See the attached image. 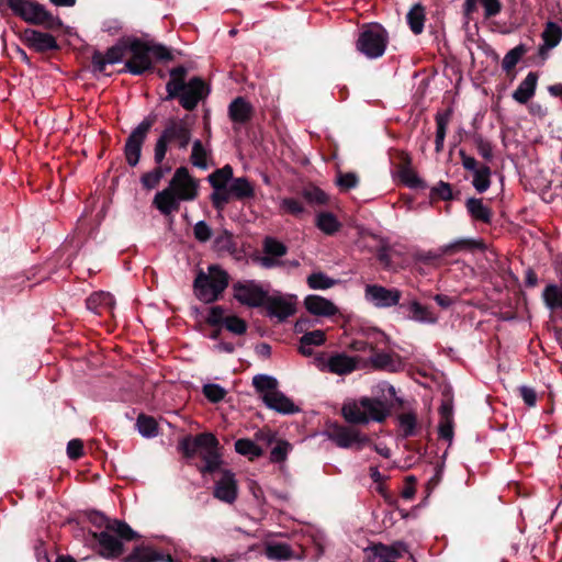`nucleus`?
<instances>
[{
	"label": "nucleus",
	"mask_w": 562,
	"mask_h": 562,
	"mask_svg": "<svg viewBox=\"0 0 562 562\" xmlns=\"http://www.w3.org/2000/svg\"><path fill=\"white\" fill-rule=\"evenodd\" d=\"M222 447L218 439L212 432L204 431L195 436H184L178 445V450L182 453L183 458L190 460L198 454L204 462L198 470L202 475L213 474L222 465Z\"/></svg>",
	"instance_id": "obj_1"
},
{
	"label": "nucleus",
	"mask_w": 562,
	"mask_h": 562,
	"mask_svg": "<svg viewBox=\"0 0 562 562\" xmlns=\"http://www.w3.org/2000/svg\"><path fill=\"white\" fill-rule=\"evenodd\" d=\"M127 50L131 53V58L125 61L122 71L134 76H142L147 71H153V57L158 61L173 60V55L167 46L159 43L145 42L140 38L131 40L127 43Z\"/></svg>",
	"instance_id": "obj_2"
},
{
	"label": "nucleus",
	"mask_w": 562,
	"mask_h": 562,
	"mask_svg": "<svg viewBox=\"0 0 562 562\" xmlns=\"http://www.w3.org/2000/svg\"><path fill=\"white\" fill-rule=\"evenodd\" d=\"M390 415V407L378 397L362 396L346 401L341 416L349 425H367L370 420L383 423Z\"/></svg>",
	"instance_id": "obj_3"
},
{
	"label": "nucleus",
	"mask_w": 562,
	"mask_h": 562,
	"mask_svg": "<svg viewBox=\"0 0 562 562\" xmlns=\"http://www.w3.org/2000/svg\"><path fill=\"white\" fill-rule=\"evenodd\" d=\"M92 537L98 541V553L104 559H116L121 557L125 547L124 541H132L139 538V535L134 531L128 524L123 520L114 519L106 530L93 532Z\"/></svg>",
	"instance_id": "obj_4"
},
{
	"label": "nucleus",
	"mask_w": 562,
	"mask_h": 562,
	"mask_svg": "<svg viewBox=\"0 0 562 562\" xmlns=\"http://www.w3.org/2000/svg\"><path fill=\"white\" fill-rule=\"evenodd\" d=\"M229 280L228 272L220 265H210L207 272L199 269L193 281L194 295L205 304L214 303L220 300L223 292L229 285Z\"/></svg>",
	"instance_id": "obj_5"
},
{
	"label": "nucleus",
	"mask_w": 562,
	"mask_h": 562,
	"mask_svg": "<svg viewBox=\"0 0 562 562\" xmlns=\"http://www.w3.org/2000/svg\"><path fill=\"white\" fill-rule=\"evenodd\" d=\"M9 10L31 25L43 26L49 31H58L64 26L60 18L53 15L35 0H9Z\"/></svg>",
	"instance_id": "obj_6"
},
{
	"label": "nucleus",
	"mask_w": 562,
	"mask_h": 562,
	"mask_svg": "<svg viewBox=\"0 0 562 562\" xmlns=\"http://www.w3.org/2000/svg\"><path fill=\"white\" fill-rule=\"evenodd\" d=\"M387 43V31L379 23H370L359 32L356 48L366 57L375 59L384 54Z\"/></svg>",
	"instance_id": "obj_7"
},
{
	"label": "nucleus",
	"mask_w": 562,
	"mask_h": 562,
	"mask_svg": "<svg viewBox=\"0 0 562 562\" xmlns=\"http://www.w3.org/2000/svg\"><path fill=\"white\" fill-rule=\"evenodd\" d=\"M353 426L330 422L326 425L324 434L339 448L361 450L364 446L371 443V439Z\"/></svg>",
	"instance_id": "obj_8"
},
{
	"label": "nucleus",
	"mask_w": 562,
	"mask_h": 562,
	"mask_svg": "<svg viewBox=\"0 0 562 562\" xmlns=\"http://www.w3.org/2000/svg\"><path fill=\"white\" fill-rule=\"evenodd\" d=\"M156 121V114L147 115L126 138L124 156L128 166L135 167L139 162L143 145Z\"/></svg>",
	"instance_id": "obj_9"
},
{
	"label": "nucleus",
	"mask_w": 562,
	"mask_h": 562,
	"mask_svg": "<svg viewBox=\"0 0 562 562\" xmlns=\"http://www.w3.org/2000/svg\"><path fill=\"white\" fill-rule=\"evenodd\" d=\"M232 290L233 297L250 308L262 307L269 294L268 289L254 279L238 280L233 283Z\"/></svg>",
	"instance_id": "obj_10"
},
{
	"label": "nucleus",
	"mask_w": 562,
	"mask_h": 562,
	"mask_svg": "<svg viewBox=\"0 0 562 562\" xmlns=\"http://www.w3.org/2000/svg\"><path fill=\"white\" fill-rule=\"evenodd\" d=\"M195 117L186 114L183 117H170L166 121L161 136L169 142V144H177L179 149H187L192 138V126Z\"/></svg>",
	"instance_id": "obj_11"
},
{
	"label": "nucleus",
	"mask_w": 562,
	"mask_h": 562,
	"mask_svg": "<svg viewBox=\"0 0 562 562\" xmlns=\"http://www.w3.org/2000/svg\"><path fill=\"white\" fill-rule=\"evenodd\" d=\"M486 245L483 240L472 238H460L448 245H443L438 250L422 251L416 255V259L424 265H435L443 256H452L463 250H484Z\"/></svg>",
	"instance_id": "obj_12"
},
{
	"label": "nucleus",
	"mask_w": 562,
	"mask_h": 562,
	"mask_svg": "<svg viewBox=\"0 0 562 562\" xmlns=\"http://www.w3.org/2000/svg\"><path fill=\"white\" fill-rule=\"evenodd\" d=\"M362 361L360 357H351L344 352H336L330 356L321 353L315 358L317 368L322 371H328L337 375H346L359 368L358 363Z\"/></svg>",
	"instance_id": "obj_13"
},
{
	"label": "nucleus",
	"mask_w": 562,
	"mask_h": 562,
	"mask_svg": "<svg viewBox=\"0 0 562 562\" xmlns=\"http://www.w3.org/2000/svg\"><path fill=\"white\" fill-rule=\"evenodd\" d=\"M168 188L181 201H194L199 196L200 181L190 175L187 167L181 166L176 169Z\"/></svg>",
	"instance_id": "obj_14"
},
{
	"label": "nucleus",
	"mask_w": 562,
	"mask_h": 562,
	"mask_svg": "<svg viewBox=\"0 0 562 562\" xmlns=\"http://www.w3.org/2000/svg\"><path fill=\"white\" fill-rule=\"evenodd\" d=\"M210 93V88L201 77H192L176 99L187 111H193Z\"/></svg>",
	"instance_id": "obj_15"
},
{
	"label": "nucleus",
	"mask_w": 562,
	"mask_h": 562,
	"mask_svg": "<svg viewBox=\"0 0 562 562\" xmlns=\"http://www.w3.org/2000/svg\"><path fill=\"white\" fill-rule=\"evenodd\" d=\"M21 41L34 52L46 54L60 49V46L54 35L35 29H25L21 35Z\"/></svg>",
	"instance_id": "obj_16"
},
{
	"label": "nucleus",
	"mask_w": 562,
	"mask_h": 562,
	"mask_svg": "<svg viewBox=\"0 0 562 562\" xmlns=\"http://www.w3.org/2000/svg\"><path fill=\"white\" fill-rule=\"evenodd\" d=\"M366 297L379 308L398 306L402 292L398 289H387L379 284H370L366 288Z\"/></svg>",
	"instance_id": "obj_17"
},
{
	"label": "nucleus",
	"mask_w": 562,
	"mask_h": 562,
	"mask_svg": "<svg viewBox=\"0 0 562 562\" xmlns=\"http://www.w3.org/2000/svg\"><path fill=\"white\" fill-rule=\"evenodd\" d=\"M362 367H371L374 370L395 373L404 369V362L398 355L378 351L375 348L369 359L363 360Z\"/></svg>",
	"instance_id": "obj_18"
},
{
	"label": "nucleus",
	"mask_w": 562,
	"mask_h": 562,
	"mask_svg": "<svg viewBox=\"0 0 562 562\" xmlns=\"http://www.w3.org/2000/svg\"><path fill=\"white\" fill-rule=\"evenodd\" d=\"M262 307L266 308L269 317L277 318L279 322H284L296 311L294 303L290 302L280 292H276V294L272 295L268 294V299Z\"/></svg>",
	"instance_id": "obj_19"
},
{
	"label": "nucleus",
	"mask_w": 562,
	"mask_h": 562,
	"mask_svg": "<svg viewBox=\"0 0 562 562\" xmlns=\"http://www.w3.org/2000/svg\"><path fill=\"white\" fill-rule=\"evenodd\" d=\"M213 495L221 502L233 504L238 495V485L235 474L231 470H223L222 476L215 482Z\"/></svg>",
	"instance_id": "obj_20"
},
{
	"label": "nucleus",
	"mask_w": 562,
	"mask_h": 562,
	"mask_svg": "<svg viewBox=\"0 0 562 562\" xmlns=\"http://www.w3.org/2000/svg\"><path fill=\"white\" fill-rule=\"evenodd\" d=\"M262 401L268 408L276 411L279 414L292 415L300 412V407L279 390L263 394Z\"/></svg>",
	"instance_id": "obj_21"
},
{
	"label": "nucleus",
	"mask_w": 562,
	"mask_h": 562,
	"mask_svg": "<svg viewBox=\"0 0 562 562\" xmlns=\"http://www.w3.org/2000/svg\"><path fill=\"white\" fill-rule=\"evenodd\" d=\"M400 310L403 312L406 318L414 322L429 324L437 322V317L432 314V312L416 300L401 302Z\"/></svg>",
	"instance_id": "obj_22"
},
{
	"label": "nucleus",
	"mask_w": 562,
	"mask_h": 562,
	"mask_svg": "<svg viewBox=\"0 0 562 562\" xmlns=\"http://www.w3.org/2000/svg\"><path fill=\"white\" fill-rule=\"evenodd\" d=\"M254 115L252 105L244 98H235L228 105V116L234 124L245 125Z\"/></svg>",
	"instance_id": "obj_23"
},
{
	"label": "nucleus",
	"mask_w": 562,
	"mask_h": 562,
	"mask_svg": "<svg viewBox=\"0 0 562 562\" xmlns=\"http://www.w3.org/2000/svg\"><path fill=\"white\" fill-rule=\"evenodd\" d=\"M305 308L316 316H334L338 313L337 306L329 300L319 295H307L304 300Z\"/></svg>",
	"instance_id": "obj_24"
},
{
	"label": "nucleus",
	"mask_w": 562,
	"mask_h": 562,
	"mask_svg": "<svg viewBox=\"0 0 562 562\" xmlns=\"http://www.w3.org/2000/svg\"><path fill=\"white\" fill-rule=\"evenodd\" d=\"M181 200L168 187L156 193L153 205L164 215H170L180 210Z\"/></svg>",
	"instance_id": "obj_25"
},
{
	"label": "nucleus",
	"mask_w": 562,
	"mask_h": 562,
	"mask_svg": "<svg viewBox=\"0 0 562 562\" xmlns=\"http://www.w3.org/2000/svg\"><path fill=\"white\" fill-rule=\"evenodd\" d=\"M169 75L170 79L166 85L167 97L165 100L167 101L176 99L177 95H179V92H181L188 85L186 81L188 69L183 65H179L170 69Z\"/></svg>",
	"instance_id": "obj_26"
},
{
	"label": "nucleus",
	"mask_w": 562,
	"mask_h": 562,
	"mask_svg": "<svg viewBox=\"0 0 562 562\" xmlns=\"http://www.w3.org/2000/svg\"><path fill=\"white\" fill-rule=\"evenodd\" d=\"M366 337H367L366 340L364 339H353L349 344V349L352 351H357V352L369 351L370 353H372L379 344L386 342V340H387V337L384 335V333H382L381 330H378V329L369 330L366 334Z\"/></svg>",
	"instance_id": "obj_27"
},
{
	"label": "nucleus",
	"mask_w": 562,
	"mask_h": 562,
	"mask_svg": "<svg viewBox=\"0 0 562 562\" xmlns=\"http://www.w3.org/2000/svg\"><path fill=\"white\" fill-rule=\"evenodd\" d=\"M372 553H374V558H379V562H386L390 559H400L404 553L408 552V547L402 542L397 541L391 546L383 543H375L371 547Z\"/></svg>",
	"instance_id": "obj_28"
},
{
	"label": "nucleus",
	"mask_w": 562,
	"mask_h": 562,
	"mask_svg": "<svg viewBox=\"0 0 562 562\" xmlns=\"http://www.w3.org/2000/svg\"><path fill=\"white\" fill-rule=\"evenodd\" d=\"M538 78V72L530 71L513 92V99L520 104H526L535 95Z\"/></svg>",
	"instance_id": "obj_29"
},
{
	"label": "nucleus",
	"mask_w": 562,
	"mask_h": 562,
	"mask_svg": "<svg viewBox=\"0 0 562 562\" xmlns=\"http://www.w3.org/2000/svg\"><path fill=\"white\" fill-rule=\"evenodd\" d=\"M465 207L473 221L491 224L493 220V211L490 206L483 203L482 199L469 198L465 202Z\"/></svg>",
	"instance_id": "obj_30"
},
{
	"label": "nucleus",
	"mask_w": 562,
	"mask_h": 562,
	"mask_svg": "<svg viewBox=\"0 0 562 562\" xmlns=\"http://www.w3.org/2000/svg\"><path fill=\"white\" fill-rule=\"evenodd\" d=\"M115 304L114 297L109 292H94L86 300V306L89 311L101 315L103 311H111Z\"/></svg>",
	"instance_id": "obj_31"
},
{
	"label": "nucleus",
	"mask_w": 562,
	"mask_h": 562,
	"mask_svg": "<svg viewBox=\"0 0 562 562\" xmlns=\"http://www.w3.org/2000/svg\"><path fill=\"white\" fill-rule=\"evenodd\" d=\"M326 336L325 333L321 329H315L312 331L305 333L300 338V347L299 351L306 357L312 356L313 353V346H321L325 342Z\"/></svg>",
	"instance_id": "obj_32"
},
{
	"label": "nucleus",
	"mask_w": 562,
	"mask_h": 562,
	"mask_svg": "<svg viewBox=\"0 0 562 562\" xmlns=\"http://www.w3.org/2000/svg\"><path fill=\"white\" fill-rule=\"evenodd\" d=\"M426 21L425 7L420 3L414 4L406 14V22L409 30L415 34L419 35L424 31Z\"/></svg>",
	"instance_id": "obj_33"
},
{
	"label": "nucleus",
	"mask_w": 562,
	"mask_h": 562,
	"mask_svg": "<svg viewBox=\"0 0 562 562\" xmlns=\"http://www.w3.org/2000/svg\"><path fill=\"white\" fill-rule=\"evenodd\" d=\"M234 447L238 454L248 458L249 461H254L265 453L263 449L249 438L237 439Z\"/></svg>",
	"instance_id": "obj_34"
},
{
	"label": "nucleus",
	"mask_w": 562,
	"mask_h": 562,
	"mask_svg": "<svg viewBox=\"0 0 562 562\" xmlns=\"http://www.w3.org/2000/svg\"><path fill=\"white\" fill-rule=\"evenodd\" d=\"M229 189L232 196L240 201L255 196V188L245 177L233 179Z\"/></svg>",
	"instance_id": "obj_35"
},
{
	"label": "nucleus",
	"mask_w": 562,
	"mask_h": 562,
	"mask_svg": "<svg viewBox=\"0 0 562 562\" xmlns=\"http://www.w3.org/2000/svg\"><path fill=\"white\" fill-rule=\"evenodd\" d=\"M160 559L149 546H136L133 551L122 559V562H157Z\"/></svg>",
	"instance_id": "obj_36"
},
{
	"label": "nucleus",
	"mask_w": 562,
	"mask_h": 562,
	"mask_svg": "<svg viewBox=\"0 0 562 562\" xmlns=\"http://www.w3.org/2000/svg\"><path fill=\"white\" fill-rule=\"evenodd\" d=\"M233 168L231 165L216 169L207 176V181L213 189H225L228 188L229 181H233Z\"/></svg>",
	"instance_id": "obj_37"
},
{
	"label": "nucleus",
	"mask_w": 562,
	"mask_h": 562,
	"mask_svg": "<svg viewBox=\"0 0 562 562\" xmlns=\"http://www.w3.org/2000/svg\"><path fill=\"white\" fill-rule=\"evenodd\" d=\"M450 115H451L450 110H447L446 112H438L436 114L435 120H436L437 131H436V139H435V144H436L435 149L437 153H440L443 149V143H445L446 134H447V127H448V124L450 121Z\"/></svg>",
	"instance_id": "obj_38"
},
{
	"label": "nucleus",
	"mask_w": 562,
	"mask_h": 562,
	"mask_svg": "<svg viewBox=\"0 0 562 562\" xmlns=\"http://www.w3.org/2000/svg\"><path fill=\"white\" fill-rule=\"evenodd\" d=\"M541 37L546 43V48H554L562 40V27L555 22L548 21Z\"/></svg>",
	"instance_id": "obj_39"
},
{
	"label": "nucleus",
	"mask_w": 562,
	"mask_h": 562,
	"mask_svg": "<svg viewBox=\"0 0 562 562\" xmlns=\"http://www.w3.org/2000/svg\"><path fill=\"white\" fill-rule=\"evenodd\" d=\"M316 226L326 235H334L340 229L341 224L330 212H322L317 215Z\"/></svg>",
	"instance_id": "obj_40"
},
{
	"label": "nucleus",
	"mask_w": 562,
	"mask_h": 562,
	"mask_svg": "<svg viewBox=\"0 0 562 562\" xmlns=\"http://www.w3.org/2000/svg\"><path fill=\"white\" fill-rule=\"evenodd\" d=\"M542 299L548 308L554 311L562 307V286L549 284L544 288Z\"/></svg>",
	"instance_id": "obj_41"
},
{
	"label": "nucleus",
	"mask_w": 562,
	"mask_h": 562,
	"mask_svg": "<svg viewBox=\"0 0 562 562\" xmlns=\"http://www.w3.org/2000/svg\"><path fill=\"white\" fill-rule=\"evenodd\" d=\"M136 427L139 434L146 438H153L158 435V423L153 416L139 414L136 419Z\"/></svg>",
	"instance_id": "obj_42"
},
{
	"label": "nucleus",
	"mask_w": 562,
	"mask_h": 562,
	"mask_svg": "<svg viewBox=\"0 0 562 562\" xmlns=\"http://www.w3.org/2000/svg\"><path fill=\"white\" fill-rule=\"evenodd\" d=\"M527 52L528 48L525 44H519L507 52L502 61L503 70L506 74H509Z\"/></svg>",
	"instance_id": "obj_43"
},
{
	"label": "nucleus",
	"mask_w": 562,
	"mask_h": 562,
	"mask_svg": "<svg viewBox=\"0 0 562 562\" xmlns=\"http://www.w3.org/2000/svg\"><path fill=\"white\" fill-rule=\"evenodd\" d=\"M491 168L487 165H481L473 172L472 184L479 193L485 192L491 186Z\"/></svg>",
	"instance_id": "obj_44"
},
{
	"label": "nucleus",
	"mask_w": 562,
	"mask_h": 562,
	"mask_svg": "<svg viewBox=\"0 0 562 562\" xmlns=\"http://www.w3.org/2000/svg\"><path fill=\"white\" fill-rule=\"evenodd\" d=\"M252 386L260 394L276 392L278 390V381L276 378L267 374H257L252 378Z\"/></svg>",
	"instance_id": "obj_45"
},
{
	"label": "nucleus",
	"mask_w": 562,
	"mask_h": 562,
	"mask_svg": "<svg viewBox=\"0 0 562 562\" xmlns=\"http://www.w3.org/2000/svg\"><path fill=\"white\" fill-rule=\"evenodd\" d=\"M266 555L270 560H288L292 558L293 551L288 543H271L266 548Z\"/></svg>",
	"instance_id": "obj_46"
},
{
	"label": "nucleus",
	"mask_w": 562,
	"mask_h": 562,
	"mask_svg": "<svg viewBox=\"0 0 562 562\" xmlns=\"http://www.w3.org/2000/svg\"><path fill=\"white\" fill-rule=\"evenodd\" d=\"M301 195L310 204L325 205L328 202L327 194L315 186L304 188Z\"/></svg>",
	"instance_id": "obj_47"
},
{
	"label": "nucleus",
	"mask_w": 562,
	"mask_h": 562,
	"mask_svg": "<svg viewBox=\"0 0 562 562\" xmlns=\"http://www.w3.org/2000/svg\"><path fill=\"white\" fill-rule=\"evenodd\" d=\"M398 422L401 429L403 431L402 436L404 438L414 437L417 435V417L416 414L403 413L398 416Z\"/></svg>",
	"instance_id": "obj_48"
},
{
	"label": "nucleus",
	"mask_w": 562,
	"mask_h": 562,
	"mask_svg": "<svg viewBox=\"0 0 562 562\" xmlns=\"http://www.w3.org/2000/svg\"><path fill=\"white\" fill-rule=\"evenodd\" d=\"M398 175L401 181L411 189H427V183L418 177L416 171L413 168H406L404 170H398Z\"/></svg>",
	"instance_id": "obj_49"
},
{
	"label": "nucleus",
	"mask_w": 562,
	"mask_h": 562,
	"mask_svg": "<svg viewBox=\"0 0 562 562\" xmlns=\"http://www.w3.org/2000/svg\"><path fill=\"white\" fill-rule=\"evenodd\" d=\"M207 151L204 148L202 142L200 139H195L192 144V151L190 155V161L193 166L200 169H207Z\"/></svg>",
	"instance_id": "obj_50"
},
{
	"label": "nucleus",
	"mask_w": 562,
	"mask_h": 562,
	"mask_svg": "<svg viewBox=\"0 0 562 562\" xmlns=\"http://www.w3.org/2000/svg\"><path fill=\"white\" fill-rule=\"evenodd\" d=\"M338 281L329 278L323 272H313L307 277V285L313 290H326L334 286Z\"/></svg>",
	"instance_id": "obj_51"
},
{
	"label": "nucleus",
	"mask_w": 562,
	"mask_h": 562,
	"mask_svg": "<svg viewBox=\"0 0 562 562\" xmlns=\"http://www.w3.org/2000/svg\"><path fill=\"white\" fill-rule=\"evenodd\" d=\"M430 199L431 200H442V201H452L457 199L452 191V187L450 183L445 181H439L435 187L430 189Z\"/></svg>",
	"instance_id": "obj_52"
},
{
	"label": "nucleus",
	"mask_w": 562,
	"mask_h": 562,
	"mask_svg": "<svg viewBox=\"0 0 562 562\" xmlns=\"http://www.w3.org/2000/svg\"><path fill=\"white\" fill-rule=\"evenodd\" d=\"M277 445L270 451V461L272 463H282L286 460L292 445L286 440H277Z\"/></svg>",
	"instance_id": "obj_53"
},
{
	"label": "nucleus",
	"mask_w": 562,
	"mask_h": 562,
	"mask_svg": "<svg viewBox=\"0 0 562 562\" xmlns=\"http://www.w3.org/2000/svg\"><path fill=\"white\" fill-rule=\"evenodd\" d=\"M223 326L232 334L238 336L246 334L248 328L246 321L237 315L226 316V321Z\"/></svg>",
	"instance_id": "obj_54"
},
{
	"label": "nucleus",
	"mask_w": 562,
	"mask_h": 562,
	"mask_svg": "<svg viewBox=\"0 0 562 562\" xmlns=\"http://www.w3.org/2000/svg\"><path fill=\"white\" fill-rule=\"evenodd\" d=\"M231 198L233 196L229 188L213 189L210 196L213 207L218 211L223 210L229 203Z\"/></svg>",
	"instance_id": "obj_55"
},
{
	"label": "nucleus",
	"mask_w": 562,
	"mask_h": 562,
	"mask_svg": "<svg viewBox=\"0 0 562 562\" xmlns=\"http://www.w3.org/2000/svg\"><path fill=\"white\" fill-rule=\"evenodd\" d=\"M336 183L341 191H349L359 184V177L356 172L339 171Z\"/></svg>",
	"instance_id": "obj_56"
},
{
	"label": "nucleus",
	"mask_w": 562,
	"mask_h": 562,
	"mask_svg": "<svg viewBox=\"0 0 562 562\" xmlns=\"http://www.w3.org/2000/svg\"><path fill=\"white\" fill-rule=\"evenodd\" d=\"M203 395L212 403H218L224 400L227 392L218 384L209 383L203 385Z\"/></svg>",
	"instance_id": "obj_57"
},
{
	"label": "nucleus",
	"mask_w": 562,
	"mask_h": 562,
	"mask_svg": "<svg viewBox=\"0 0 562 562\" xmlns=\"http://www.w3.org/2000/svg\"><path fill=\"white\" fill-rule=\"evenodd\" d=\"M265 252L271 257H282L286 254V247L281 241L267 237L263 243Z\"/></svg>",
	"instance_id": "obj_58"
},
{
	"label": "nucleus",
	"mask_w": 562,
	"mask_h": 562,
	"mask_svg": "<svg viewBox=\"0 0 562 562\" xmlns=\"http://www.w3.org/2000/svg\"><path fill=\"white\" fill-rule=\"evenodd\" d=\"M225 321V308L222 305L212 306L205 319L206 324L212 327L223 326Z\"/></svg>",
	"instance_id": "obj_59"
},
{
	"label": "nucleus",
	"mask_w": 562,
	"mask_h": 562,
	"mask_svg": "<svg viewBox=\"0 0 562 562\" xmlns=\"http://www.w3.org/2000/svg\"><path fill=\"white\" fill-rule=\"evenodd\" d=\"M127 50V43H119L110 48H108L106 53L103 55L109 64L120 63L125 53Z\"/></svg>",
	"instance_id": "obj_60"
},
{
	"label": "nucleus",
	"mask_w": 562,
	"mask_h": 562,
	"mask_svg": "<svg viewBox=\"0 0 562 562\" xmlns=\"http://www.w3.org/2000/svg\"><path fill=\"white\" fill-rule=\"evenodd\" d=\"M477 154L486 161L493 159V147L492 144L484 139L481 135H476L473 138Z\"/></svg>",
	"instance_id": "obj_61"
},
{
	"label": "nucleus",
	"mask_w": 562,
	"mask_h": 562,
	"mask_svg": "<svg viewBox=\"0 0 562 562\" xmlns=\"http://www.w3.org/2000/svg\"><path fill=\"white\" fill-rule=\"evenodd\" d=\"M161 181V172L160 170H155V168L150 171H147L142 175L140 183L144 189L153 190L158 187Z\"/></svg>",
	"instance_id": "obj_62"
},
{
	"label": "nucleus",
	"mask_w": 562,
	"mask_h": 562,
	"mask_svg": "<svg viewBox=\"0 0 562 562\" xmlns=\"http://www.w3.org/2000/svg\"><path fill=\"white\" fill-rule=\"evenodd\" d=\"M281 207L284 212L294 215L300 216L304 213L305 209L303 206V203L294 198H285L282 200Z\"/></svg>",
	"instance_id": "obj_63"
},
{
	"label": "nucleus",
	"mask_w": 562,
	"mask_h": 562,
	"mask_svg": "<svg viewBox=\"0 0 562 562\" xmlns=\"http://www.w3.org/2000/svg\"><path fill=\"white\" fill-rule=\"evenodd\" d=\"M212 228L205 221H199L193 227L194 238L200 243H206L212 237Z\"/></svg>",
	"instance_id": "obj_64"
}]
</instances>
